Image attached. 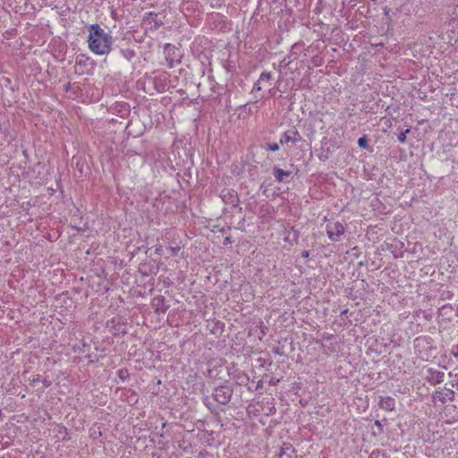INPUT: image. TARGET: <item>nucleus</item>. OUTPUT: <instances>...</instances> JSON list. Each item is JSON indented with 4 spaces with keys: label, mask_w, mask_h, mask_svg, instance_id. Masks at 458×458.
Wrapping results in <instances>:
<instances>
[{
    "label": "nucleus",
    "mask_w": 458,
    "mask_h": 458,
    "mask_svg": "<svg viewBox=\"0 0 458 458\" xmlns=\"http://www.w3.org/2000/svg\"><path fill=\"white\" fill-rule=\"evenodd\" d=\"M452 353L458 360V344L455 346V349L452 352Z\"/></svg>",
    "instance_id": "f3484780"
},
{
    "label": "nucleus",
    "mask_w": 458,
    "mask_h": 458,
    "mask_svg": "<svg viewBox=\"0 0 458 458\" xmlns=\"http://www.w3.org/2000/svg\"><path fill=\"white\" fill-rule=\"evenodd\" d=\"M301 140V134L295 129L286 131L280 139V144H295Z\"/></svg>",
    "instance_id": "7ed1b4c3"
},
{
    "label": "nucleus",
    "mask_w": 458,
    "mask_h": 458,
    "mask_svg": "<svg viewBox=\"0 0 458 458\" xmlns=\"http://www.w3.org/2000/svg\"><path fill=\"white\" fill-rule=\"evenodd\" d=\"M49 385H50L49 383L45 382V386H46V387H48V386H49Z\"/></svg>",
    "instance_id": "aec40b11"
},
{
    "label": "nucleus",
    "mask_w": 458,
    "mask_h": 458,
    "mask_svg": "<svg viewBox=\"0 0 458 458\" xmlns=\"http://www.w3.org/2000/svg\"><path fill=\"white\" fill-rule=\"evenodd\" d=\"M231 391L226 387H217L214 392V398L222 404L227 403L231 400Z\"/></svg>",
    "instance_id": "20e7f679"
},
{
    "label": "nucleus",
    "mask_w": 458,
    "mask_h": 458,
    "mask_svg": "<svg viewBox=\"0 0 458 458\" xmlns=\"http://www.w3.org/2000/svg\"><path fill=\"white\" fill-rule=\"evenodd\" d=\"M180 250H181L180 246H174V247L171 246L167 249V250L169 251L171 256H176L179 253Z\"/></svg>",
    "instance_id": "f8f14e48"
},
{
    "label": "nucleus",
    "mask_w": 458,
    "mask_h": 458,
    "mask_svg": "<svg viewBox=\"0 0 458 458\" xmlns=\"http://www.w3.org/2000/svg\"><path fill=\"white\" fill-rule=\"evenodd\" d=\"M376 425L380 426V423L378 420L376 421Z\"/></svg>",
    "instance_id": "4be33fe9"
},
{
    "label": "nucleus",
    "mask_w": 458,
    "mask_h": 458,
    "mask_svg": "<svg viewBox=\"0 0 458 458\" xmlns=\"http://www.w3.org/2000/svg\"><path fill=\"white\" fill-rule=\"evenodd\" d=\"M273 174L276 179L280 182H284V179L290 175V172L284 171L276 166L274 167Z\"/></svg>",
    "instance_id": "1a4fd4ad"
},
{
    "label": "nucleus",
    "mask_w": 458,
    "mask_h": 458,
    "mask_svg": "<svg viewBox=\"0 0 458 458\" xmlns=\"http://www.w3.org/2000/svg\"><path fill=\"white\" fill-rule=\"evenodd\" d=\"M226 194H228L230 196V198L232 199H231V203L234 204V202L236 201V196L232 194L229 191H226Z\"/></svg>",
    "instance_id": "2eb2a0df"
},
{
    "label": "nucleus",
    "mask_w": 458,
    "mask_h": 458,
    "mask_svg": "<svg viewBox=\"0 0 458 458\" xmlns=\"http://www.w3.org/2000/svg\"><path fill=\"white\" fill-rule=\"evenodd\" d=\"M89 47L96 55H106L111 50L112 38L98 24L89 27Z\"/></svg>",
    "instance_id": "f257e3e1"
},
{
    "label": "nucleus",
    "mask_w": 458,
    "mask_h": 458,
    "mask_svg": "<svg viewBox=\"0 0 458 458\" xmlns=\"http://www.w3.org/2000/svg\"><path fill=\"white\" fill-rule=\"evenodd\" d=\"M263 148L267 150L277 151L280 148V142L279 143H267Z\"/></svg>",
    "instance_id": "9b49d317"
},
{
    "label": "nucleus",
    "mask_w": 458,
    "mask_h": 458,
    "mask_svg": "<svg viewBox=\"0 0 458 458\" xmlns=\"http://www.w3.org/2000/svg\"><path fill=\"white\" fill-rule=\"evenodd\" d=\"M445 373L443 371L428 369L427 370V379L432 384H438L444 380Z\"/></svg>",
    "instance_id": "423d86ee"
},
{
    "label": "nucleus",
    "mask_w": 458,
    "mask_h": 458,
    "mask_svg": "<svg viewBox=\"0 0 458 458\" xmlns=\"http://www.w3.org/2000/svg\"><path fill=\"white\" fill-rule=\"evenodd\" d=\"M207 455H208V452H206V451H201V452H199V458H206V457H207Z\"/></svg>",
    "instance_id": "dca6fc26"
},
{
    "label": "nucleus",
    "mask_w": 458,
    "mask_h": 458,
    "mask_svg": "<svg viewBox=\"0 0 458 458\" xmlns=\"http://www.w3.org/2000/svg\"><path fill=\"white\" fill-rule=\"evenodd\" d=\"M410 132V130L407 129L405 131H403L401 132L399 135H398V140L401 142V143H404L406 141V134Z\"/></svg>",
    "instance_id": "ddd939ff"
},
{
    "label": "nucleus",
    "mask_w": 458,
    "mask_h": 458,
    "mask_svg": "<svg viewBox=\"0 0 458 458\" xmlns=\"http://www.w3.org/2000/svg\"><path fill=\"white\" fill-rule=\"evenodd\" d=\"M160 250H161V247L157 248V249H156V251H157V252H159V251H160Z\"/></svg>",
    "instance_id": "412c9836"
},
{
    "label": "nucleus",
    "mask_w": 458,
    "mask_h": 458,
    "mask_svg": "<svg viewBox=\"0 0 458 458\" xmlns=\"http://www.w3.org/2000/svg\"><path fill=\"white\" fill-rule=\"evenodd\" d=\"M301 256H302V257L307 258V257L309 256V251L304 250V251L301 253Z\"/></svg>",
    "instance_id": "a211bd4d"
},
{
    "label": "nucleus",
    "mask_w": 458,
    "mask_h": 458,
    "mask_svg": "<svg viewBox=\"0 0 458 458\" xmlns=\"http://www.w3.org/2000/svg\"><path fill=\"white\" fill-rule=\"evenodd\" d=\"M395 406L394 399L392 397H381L380 407L386 411H393Z\"/></svg>",
    "instance_id": "6e6552de"
},
{
    "label": "nucleus",
    "mask_w": 458,
    "mask_h": 458,
    "mask_svg": "<svg viewBox=\"0 0 458 458\" xmlns=\"http://www.w3.org/2000/svg\"><path fill=\"white\" fill-rule=\"evenodd\" d=\"M295 451L291 445L284 444L279 458H295Z\"/></svg>",
    "instance_id": "0eeeda50"
},
{
    "label": "nucleus",
    "mask_w": 458,
    "mask_h": 458,
    "mask_svg": "<svg viewBox=\"0 0 458 458\" xmlns=\"http://www.w3.org/2000/svg\"><path fill=\"white\" fill-rule=\"evenodd\" d=\"M272 75L270 72H264L261 73L259 79L255 83L253 90H262L263 89H268L271 86Z\"/></svg>",
    "instance_id": "39448f33"
},
{
    "label": "nucleus",
    "mask_w": 458,
    "mask_h": 458,
    "mask_svg": "<svg viewBox=\"0 0 458 458\" xmlns=\"http://www.w3.org/2000/svg\"><path fill=\"white\" fill-rule=\"evenodd\" d=\"M327 234L332 242H338L344 233L345 229L341 222H329L326 226Z\"/></svg>",
    "instance_id": "f03ea898"
},
{
    "label": "nucleus",
    "mask_w": 458,
    "mask_h": 458,
    "mask_svg": "<svg viewBox=\"0 0 458 458\" xmlns=\"http://www.w3.org/2000/svg\"><path fill=\"white\" fill-rule=\"evenodd\" d=\"M226 197V194H225V191H222V198L225 199Z\"/></svg>",
    "instance_id": "6ab92c4d"
},
{
    "label": "nucleus",
    "mask_w": 458,
    "mask_h": 458,
    "mask_svg": "<svg viewBox=\"0 0 458 458\" xmlns=\"http://www.w3.org/2000/svg\"><path fill=\"white\" fill-rule=\"evenodd\" d=\"M153 304L157 310L165 311L168 308L167 306L165 305V299L162 296L154 298Z\"/></svg>",
    "instance_id": "9d476101"
},
{
    "label": "nucleus",
    "mask_w": 458,
    "mask_h": 458,
    "mask_svg": "<svg viewBox=\"0 0 458 458\" xmlns=\"http://www.w3.org/2000/svg\"><path fill=\"white\" fill-rule=\"evenodd\" d=\"M358 145L360 147V148H366L368 147V141H367V138L364 136V137H361L358 140Z\"/></svg>",
    "instance_id": "4468645a"
}]
</instances>
